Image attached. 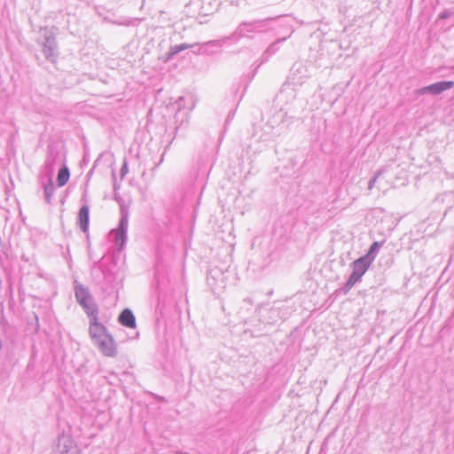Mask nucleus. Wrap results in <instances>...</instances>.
<instances>
[{
	"mask_svg": "<svg viewBox=\"0 0 454 454\" xmlns=\"http://www.w3.org/2000/svg\"><path fill=\"white\" fill-rule=\"evenodd\" d=\"M79 224L83 231L88 230L89 224V208L87 206L82 207L79 212Z\"/></svg>",
	"mask_w": 454,
	"mask_h": 454,
	"instance_id": "nucleus-7",
	"label": "nucleus"
},
{
	"mask_svg": "<svg viewBox=\"0 0 454 454\" xmlns=\"http://www.w3.org/2000/svg\"><path fill=\"white\" fill-rule=\"evenodd\" d=\"M378 247H379L378 242H374V243L371 246V247H370V251H369V253H368V254H367V255H369V256H370V254H372V253H373V252L378 248Z\"/></svg>",
	"mask_w": 454,
	"mask_h": 454,
	"instance_id": "nucleus-10",
	"label": "nucleus"
},
{
	"mask_svg": "<svg viewBox=\"0 0 454 454\" xmlns=\"http://www.w3.org/2000/svg\"><path fill=\"white\" fill-rule=\"evenodd\" d=\"M96 344L101 352L106 356H114L117 353L116 345L110 334L98 341Z\"/></svg>",
	"mask_w": 454,
	"mask_h": 454,
	"instance_id": "nucleus-4",
	"label": "nucleus"
},
{
	"mask_svg": "<svg viewBox=\"0 0 454 454\" xmlns=\"http://www.w3.org/2000/svg\"><path fill=\"white\" fill-rule=\"evenodd\" d=\"M69 170L67 167L59 169L57 176V183L59 186H64L69 180Z\"/></svg>",
	"mask_w": 454,
	"mask_h": 454,
	"instance_id": "nucleus-8",
	"label": "nucleus"
},
{
	"mask_svg": "<svg viewBox=\"0 0 454 454\" xmlns=\"http://www.w3.org/2000/svg\"><path fill=\"white\" fill-rule=\"evenodd\" d=\"M89 331L91 339L96 343L109 335L106 327L98 322L97 314L94 317H91Z\"/></svg>",
	"mask_w": 454,
	"mask_h": 454,
	"instance_id": "nucleus-3",
	"label": "nucleus"
},
{
	"mask_svg": "<svg viewBox=\"0 0 454 454\" xmlns=\"http://www.w3.org/2000/svg\"><path fill=\"white\" fill-rule=\"evenodd\" d=\"M52 192H53V187L51 184L45 188V194H46V199L48 201H50V200H51Z\"/></svg>",
	"mask_w": 454,
	"mask_h": 454,
	"instance_id": "nucleus-9",
	"label": "nucleus"
},
{
	"mask_svg": "<svg viewBox=\"0 0 454 454\" xmlns=\"http://www.w3.org/2000/svg\"><path fill=\"white\" fill-rule=\"evenodd\" d=\"M454 86L453 82H441L426 87L424 90L433 94H439L446 90H449Z\"/></svg>",
	"mask_w": 454,
	"mask_h": 454,
	"instance_id": "nucleus-6",
	"label": "nucleus"
},
{
	"mask_svg": "<svg viewBox=\"0 0 454 454\" xmlns=\"http://www.w3.org/2000/svg\"><path fill=\"white\" fill-rule=\"evenodd\" d=\"M75 295L80 304L84 308L90 317L97 314V306L92 301L91 296L86 288L79 286L75 290Z\"/></svg>",
	"mask_w": 454,
	"mask_h": 454,
	"instance_id": "nucleus-2",
	"label": "nucleus"
},
{
	"mask_svg": "<svg viewBox=\"0 0 454 454\" xmlns=\"http://www.w3.org/2000/svg\"><path fill=\"white\" fill-rule=\"evenodd\" d=\"M118 234H120L121 236H122V235H123V230H122V229H120V230L118 231Z\"/></svg>",
	"mask_w": 454,
	"mask_h": 454,
	"instance_id": "nucleus-11",
	"label": "nucleus"
},
{
	"mask_svg": "<svg viewBox=\"0 0 454 454\" xmlns=\"http://www.w3.org/2000/svg\"><path fill=\"white\" fill-rule=\"evenodd\" d=\"M119 322L123 326L134 329L137 326L136 318L132 311L129 309H125L121 311L119 316Z\"/></svg>",
	"mask_w": 454,
	"mask_h": 454,
	"instance_id": "nucleus-5",
	"label": "nucleus"
},
{
	"mask_svg": "<svg viewBox=\"0 0 454 454\" xmlns=\"http://www.w3.org/2000/svg\"><path fill=\"white\" fill-rule=\"evenodd\" d=\"M373 257L369 258V255H365L356 260L352 264L353 272L348 280V286L352 287L361 277L367 271L370 264L372 263Z\"/></svg>",
	"mask_w": 454,
	"mask_h": 454,
	"instance_id": "nucleus-1",
	"label": "nucleus"
}]
</instances>
